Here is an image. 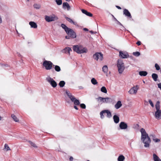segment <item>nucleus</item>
<instances>
[{"mask_svg":"<svg viewBox=\"0 0 161 161\" xmlns=\"http://www.w3.org/2000/svg\"><path fill=\"white\" fill-rule=\"evenodd\" d=\"M141 133V139L142 142L145 144V147H148L151 142V140L148 134L146 132L145 130L142 128L140 130Z\"/></svg>","mask_w":161,"mask_h":161,"instance_id":"f257e3e1","label":"nucleus"},{"mask_svg":"<svg viewBox=\"0 0 161 161\" xmlns=\"http://www.w3.org/2000/svg\"><path fill=\"white\" fill-rule=\"evenodd\" d=\"M73 50L79 54L86 53L88 51L87 49L80 45H74L73 47Z\"/></svg>","mask_w":161,"mask_h":161,"instance_id":"f03ea898","label":"nucleus"},{"mask_svg":"<svg viewBox=\"0 0 161 161\" xmlns=\"http://www.w3.org/2000/svg\"><path fill=\"white\" fill-rule=\"evenodd\" d=\"M66 93L68 97L69 98L72 102L74 103L75 105H79L80 104L79 101L72 94L68 91H66Z\"/></svg>","mask_w":161,"mask_h":161,"instance_id":"7ed1b4c3","label":"nucleus"},{"mask_svg":"<svg viewBox=\"0 0 161 161\" xmlns=\"http://www.w3.org/2000/svg\"><path fill=\"white\" fill-rule=\"evenodd\" d=\"M117 67L119 72L121 74L125 69V65L121 59H118V60Z\"/></svg>","mask_w":161,"mask_h":161,"instance_id":"20e7f679","label":"nucleus"},{"mask_svg":"<svg viewBox=\"0 0 161 161\" xmlns=\"http://www.w3.org/2000/svg\"><path fill=\"white\" fill-rule=\"evenodd\" d=\"M43 65L46 70H50L52 69L53 66H54L51 61L47 60H45L43 62Z\"/></svg>","mask_w":161,"mask_h":161,"instance_id":"39448f33","label":"nucleus"},{"mask_svg":"<svg viewBox=\"0 0 161 161\" xmlns=\"http://www.w3.org/2000/svg\"><path fill=\"white\" fill-rule=\"evenodd\" d=\"M139 88V86L136 85L131 88L129 91H128V92L130 95H136Z\"/></svg>","mask_w":161,"mask_h":161,"instance_id":"423d86ee","label":"nucleus"},{"mask_svg":"<svg viewBox=\"0 0 161 161\" xmlns=\"http://www.w3.org/2000/svg\"><path fill=\"white\" fill-rule=\"evenodd\" d=\"M96 99L99 102H102L103 103H110L112 101L111 99L108 97H99L96 98Z\"/></svg>","mask_w":161,"mask_h":161,"instance_id":"0eeeda50","label":"nucleus"},{"mask_svg":"<svg viewBox=\"0 0 161 161\" xmlns=\"http://www.w3.org/2000/svg\"><path fill=\"white\" fill-rule=\"evenodd\" d=\"M46 80L53 87H55L57 86L56 82L50 76L46 78Z\"/></svg>","mask_w":161,"mask_h":161,"instance_id":"6e6552de","label":"nucleus"},{"mask_svg":"<svg viewBox=\"0 0 161 161\" xmlns=\"http://www.w3.org/2000/svg\"><path fill=\"white\" fill-rule=\"evenodd\" d=\"M93 58L97 60L102 61L103 59V55L100 53H96L93 55Z\"/></svg>","mask_w":161,"mask_h":161,"instance_id":"1a4fd4ad","label":"nucleus"},{"mask_svg":"<svg viewBox=\"0 0 161 161\" xmlns=\"http://www.w3.org/2000/svg\"><path fill=\"white\" fill-rule=\"evenodd\" d=\"M68 35L70 36L71 38H74L76 37V34L74 31L72 29L69 28L66 32Z\"/></svg>","mask_w":161,"mask_h":161,"instance_id":"9d476101","label":"nucleus"},{"mask_svg":"<svg viewBox=\"0 0 161 161\" xmlns=\"http://www.w3.org/2000/svg\"><path fill=\"white\" fill-rule=\"evenodd\" d=\"M45 19L48 22H50L54 21L57 19V17L54 15L48 16L46 15L45 16Z\"/></svg>","mask_w":161,"mask_h":161,"instance_id":"9b49d317","label":"nucleus"},{"mask_svg":"<svg viewBox=\"0 0 161 161\" xmlns=\"http://www.w3.org/2000/svg\"><path fill=\"white\" fill-rule=\"evenodd\" d=\"M119 56L121 58H126L129 56L128 53L126 52L120 51Z\"/></svg>","mask_w":161,"mask_h":161,"instance_id":"f8f14e48","label":"nucleus"},{"mask_svg":"<svg viewBox=\"0 0 161 161\" xmlns=\"http://www.w3.org/2000/svg\"><path fill=\"white\" fill-rule=\"evenodd\" d=\"M119 127L121 129H126L127 128L128 126L126 123L124 122H121L120 123Z\"/></svg>","mask_w":161,"mask_h":161,"instance_id":"ddd939ff","label":"nucleus"},{"mask_svg":"<svg viewBox=\"0 0 161 161\" xmlns=\"http://www.w3.org/2000/svg\"><path fill=\"white\" fill-rule=\"evenodd\" d=\"M155 118L158 119H161V110L156 111L155 114Z\"/></svg>","mask_w":161,"mask_h":161,"instance_id":"4468645a","label":"nucleus"},{"mask_svg":"<svg viewBox=\"0 0 161 161\" xmlns=\"http://www.w3.org/2000/svg\"><path fill=\"white\" fill-rule=\"evenodd\" d=\"M123 14L125 15L126 16L129 17L130 18H131V16L130 12L129 11L126 9H125L123 10Z\"/></svg>","mask_w":161,"mask_h":161,"instance_id":"2eb2a0df","label":"nucleus"},{"mask_svg":"<svg viewBox=\"0 0 161 161\" xmlns=\"http://www.w3.org/2000/svg\"><path fill=\"white\" fill-rule=\"evenodd\" d=\"M63 8L65 9H67V10H69L70 9V6L67 2H64L63 3Z\"/></svg>","mask_w":161,"mask_h":161,"instance_id":"dca6fc26","label":"nucleus"},{"mask_svg":"<svg viewBox=\"0 0 161 161\" xmlns=\"http://www.w3.org/2000/svg\"><path fill=\"white\" fill-rule=\"evenodd\" d=\"M65 18L68 21L69 23L71 24H73L77 26H78V24L76 22H74L70 18H68L67 17H65Z\"/></svg>","mask_w":161,"mask_h":161,"instance_id":"f3484780","label":"nucleus"},{"mask_svg":"<svg viewBox=\"0 0 161 161\" xmlns=\"http://www.w3.org/2000/svg\"><path fill=\"white\" fill-rule=\"evenodd\" d=\"M29 24L31 28L36 29L37 27V25L36 24L34 21H30L29 23Z\"/></svg>","mask_w":161,"mask_h":161,"instance_id":"a211bd4d","label":"nucleus"},{"mask_svg":"<svg viewBox=\"0 0 161 161\" xmlns=\"http://www.w3.org/2000/svg\"><path fill=\"white\" fill-rule=\"evenodd\" d=\"M122 106L121 102L120 101H117L116 104L114 105V107L116 109H118Z\"/></svg>","mask_w":161,"mask_h":161,"instance_id":"6ab92c4d","label":"nucleus"},{"mask_svg":"<svg viewBox=\"0 0 161 161\" xmlns=\"http://www.w3.org/2000/svg\"><path fill=\"white\" fill-rule=\"evenodd\" d=\"M113 119L115 123H118L119 121V116L116 115H114L113 116Z\"/></svg>","mask_w":161,"mask_h":161,"instance_id":"aec40b11","label":"nucleus"},{"mask_svg":"<svg viewBox=\"0 0 161 161\" xmlns=\"http://www.w3.org/2000/svg\"><path fill=\"white\" fill-rule=\"evenodd\" d=\"M82 13L86 15L90 16V17H92V14L90 12H88L86 10L82 9L81 10Z\"/></svg>","mask_w":161,"mask_h":161,"instance_id":"412c9836","label":"nucleus"},{"mask_svg":"<svg viewBox=\"0 0 161 161\" xmlns=\"http://www.w3.org/2000/svg\"><path fill=\"white\" fill-rule=\"evenodd\" d=\"M64 51L65 53L70 54V52L72 51V49L69 47H67L64 49Z\"/></svg>","mask_w":161,"mask_h":161,"instance_id":"4be33fe9","label":"nucleus"},{"mask_svg":"<svg viewBox=\"0 0 161 161\" xmlns=\"http://www.w3.org/2000/svg\"><path fill=\"white\" fill-rule=\"evenodd\" d=\"M105 114H107V117L108 118H110L112 117V114L108 110H105Z\"/></svg>","mask_w":161,"mask_h":161,"instance_id":"5701e85b","label":"nucleus"},{"mask_svg":"<svg viewBox=\"0 0 161 161\" xmlns=\"http://www.w3.org/2000/svg\"><path fill=\"white\" fill-rule=\"evenodd\" d=\"M153 159L154 161H161V160L155 154H153Z\"/></svg>","mask_w":161,"mask_h":161,"instance_id":"b1692460","label":"nucleus"},{"mask_svg":"<svg viewBox=\"0 0 161 161\" xmlns=\"http://www.w3.org/2000/svg\"><path fill=\"white\" fill-rule=\"evenodd\" d=\"M139 75L141 76H145L147 74V73L146 71H140L139 73Z\"/></svg>","mask_w":161,"mask_h":161,"instance_id":"393cba45","label":"nucleus"},{"mask_svg":"<svg viewBox=\"0 0 161 161\" xmlns=\"http://www.w3.org/2000/svg\"><path fill=\"white\" fill-rule=\"evenodd\" d=\"M152 76L153 80L154 81H157L158 75L157 74L155 73H153L152 75Z\"/></svg>","mask_w":161,"mask_h":161,"instance_id":"a878e982","label":"nucleus"},{"mask_svg":"<svg viewBox=\"0 0 161 161\" xmlns=\"http://www.w3.org/2000/svg\"><path fill=\"white\" fill-rule=\"evenodd\" d=\"M103 72L105 73H107L108 71V68L107 65L104 66L102 68Z\"/></svg>","mask_w":161,"mask_h":161,"instance_id":"bb28decb","label":"nucleus"},{"mask_svg":"<svg viewBox=\"0 0 161 161\" xmlns=\"http://www.w3.org/2000/svg\"><path fill=\"white\" fill-rule=\"evenodd\" d=\"M155 108L156 111L160 110V102L159 101L157 102L155 105Z\"/></svg>","mask_w":161,"mask_h":161,"instance_id":"cd10ccee","label":"nucleus"},{"mask_svg":"<svg viewBox=\"0 0 161 161\" xmlns=\"http://www.w3.org/2000/svg\"><path fill=\"white\" fill-rule=\"evenodd\" d=\"M91 82L92 84L94 85H96L97 84L98 82L96 79L94 78H93L91 80Z\"/></svg>","mask_w":161,"mask_h":161,"instance_id":"c85d7f7f","label":"nucleus"},{"mask_svg":"<svg viewBox=\"0 0 161 161\" xmlns=\"http://www.w3.org/2000/svg\"><path fill=\"white\" fill-rule=\"evenodd\" d=\"M125 157L123 155H121L119 156L118 158V161H124L125 159Z\"/></svg>","mask_w":161,"mask_h":161,"instance_id":"c756f323","label":"nucleus"},{"mask_svg":"<svg viewBox=\"0 0 161 161\" xmlns=\"http://www.w3.org/2000/svg\"><path fill=\"white\" fill-rule=\"evenodd\" d=\"M62 27L64 30L66 32L68 30L69 28L68 27L65 25L64 24H62L61 25Z\"/></svg>","mask_w":161,"mask_h":161,"instance_id":"7c9ffc66","label":"nucleus"},{"mask_svg":"<svg viewBox=\"0 0 161 161\" xmlns=\"http://www.w3.org/2000/svg\"><path fill=\"white\" fill-rule=\"evenodd\" d=\"M65 84L64 81L63 80H62L60 81L59 83V85L61 87H64Z\"/></svg>","mask_w":161,"mask_h":161,"instance_id":"2f4dec72","label":"nucleus"},{"mask_svg":"<svg viewBox=\"0 0 161 161\" xmlns=\"http://www.w3.org/2000/svg\"><path fill=\"white\" fill-rule=\"evenodd\" d=\"M101 91L103 93H106L107 92V89L105 87L103 86L101 89Z\"/></svg>","mask_w":161,"mask_h":161,"instance_id":"473e14b6","label":"nucleus"},{"mask_svg":"<svg viewBox=\"0 0 161 161\" xmlns=\"http://www.w3.org/2000/svg\"><path fill=\"white\" fill-rule=\"evenodd\" d=\"M11 117L13 119V120L16 122H18L19 121V119L14 114L11 115Z\"/></svg>","mask_w":161,"mask_h":161,"instance_id":"72a5a7b5","label":"nucleus"},{"mask_svg":"<svg viewBox=\"0 0 161 161\" xmlns=\"http://www.w3.org/2000/svg\"><path fill=\"white\" fill-rule=\"evenodd\" d=\"M54 66H55L54 69L56 71L58 72L60 71L61 68L59 66L56 65H54Z\"/></svg>","mask_w":161,"mask_h":161,"instance_id":"f704fd0d","label":"nucleus"},{"mask_svg":"<svg viewBox=\"0 0 161 161\" xmlns=\"http://www.w3.org/2000/svg\"><path fill=\"white\" fill-rule=\"evenodd\" d=\"M105 110H103L101 112H100V118L102 119H103L104 118V116L103 115V114H105Z\"/></svg>","mask_w":161,"mask_h":161,"instance_id":"c9c22d12","label":"nucleus"},{"mask_svg":"<svg viewBox=\"0 0 161 161\" xmlns=\"http://www.w3.org/2000/svg\"><path fill=\"white\" fill-rule=\"evenodd\" d=\"M4 149L6 151L10 150L11 149L7 144H5L4 146Z\"/></svg>","mask_w":161,"mask_h":161,"instance_id":"e433bc0d","label":"nucleus"},{"mask_svg":"<svg viewBox=\"0 0 161 161\" xmlns=\"http://www.w3.org/2000/svg\"><path fill=\"white\" fill-rule=\"evenodd\" d=\"M34 7L36 9H39L41 7V5L39 4H35L34 5Z\"/></svg>","mask_w":161,"mask_h":161,"instance_id":"4c0bfd02","label":"nucleus"},{"mask_svg":"<svg viewBox=\"0 0 161 161\" xmlns=\"http://www.w3.org/2000/svg\"><path fill=\"white\" fill-rule=\"evenodd\" d=\"M55 2L58 5H61L62 3V0H55Z\"/></svg>","mask_w":161,"mask_h":161,"instance_id":"58836bf2","label":"nucleus"},{"mask_svg":"<svg viewBox=\"0 0 161 161\" xmlns=\"http://www.w3.org/2000/svg\"><path fill=\"white\" fill-rule=\"evenodd\" d=\"M133 55L136 57H138L140 55V53L138 52H133Z\"/></svg>","mask_w":161,"mask_h":161,"instance_id":"ea45409f","label":"nucleus"},{"mask_svg":"<svg viewBox=\"0 0 161 161\" xmlns=\"http://www.w3.org/2000/svg\"><path fill=\"white\" fill-rule=\"evenodd\" d=\"M29 142L30 143V144L33 147H37L36 145V144L34 143L31 141H29Z\"/></svg>","mask_w":161,"mask_h":161,"instance_id":"a19ab883","label":"nucleus"},{"mask_svg":"<svg viewBox=\"0 0 161 161\" xmlns=\"http://www.w3.org/2000/svg\"><path fill=\"white\" fill-rule=\"evenodd\" d=\"M155 67L157 70H158L160 69V68L159 65L157 64H156L155 65Z\"/></svg>","mask_w":161,"mask_h":161,"instance_id":"79ce46f5","label":"nucleus"},{"mask_svg":"<svg viewBox=\"0 0 161 161\" xmlns=\"http://www.w3.org/2000/svg\"><path fill=\"white\" fill-rule=\"evenodd\" d=\"M80 107L83 109H85L86 108V105L84 103H81L80 104Z\"/></svg>","mask_w":161,"mask_h":161,"instance_id":"37998d69","label":"nucleus"},{"mask_svg":"<svg viewBox=\"0 0 161 161\" xmlns=\"http://www.w3.org/2000/svg\"><path fill=\"white\" fill-rule=\"evenodd\" d=\"M148 102H149L150 104L151 105V106L152 107H154V105H153V103L152 101V100L151 99H149Z\"/></svg>","mask_w":161,"mask_h":161,"instance_id":"c03bdc74","label":"nucleus"},{"mask_svg":"<svg viewBox=\"0 0 161 161\" xmlns=\"http://www.w3.org/2000/svg\"><path fill=\"white\" fill-rule=\"evenodd\" d=\"M153 141L154 142H159L160 141V140L159 139L155 138H153Z\"/></svg>","mask_w":161,"mask_h":161,"instance_id":"a18cd8bd","label":"nucleus"},{"mask_svg":"<svg viewBox=\"0 0 161 161\" xmlns=\"http://www.w3.org/2000/svg\"><path fill=\"white\" fill-rule=\"evenodd\" d=\"M150 137L153 139V138H155V135H150Z\"/></svg>","mask_w":161,"mask_h":161,"instance_id":"49530a36","label":"nucleus"},{"mask_svg":"<svg viewBox=\"0 0 161 161\" xmlns=\"http://www.w3.org/2000/svg\"><path fill=\"white\" fill-rule=\"evenodd\" d=\"M117 24L118 25H119L121 26H122L123 27H124V26H123V25L119 22V21H117Z\"/></svg>","mask_w":161,"mask_h":161,"instance_id":"de8ad7c7","label":"nucleus"},{"mask_svg":"<svg viewBox=\"0 0 161 161\" xmlns=\"http://www.w3.org/2000/svg\"><path fill=\"white\" fill-rule=\"evenodd\" d=\"M136 44L138 46H139L141 45V42L140 41H138L136 43Z\"/></svg>","mask_w":161,"mask_h":161,"instance_id":"09e8293b","label":"nucleus"},{"mask_svg":"<svg viewBox=\"0 0 161 161\" xmlns=\"http://www.w3.org/2000/svg\"><path fill=\"white\" fill-rule=\"evenodd\" d=\"M71 37L70 36L68 35L65 36V38L67 39H69Z\"/></svg>","mask_w":161,"mask_h":161,"instance_id":"8fccbe9b","label":"nucleus"},{"mask_svg":"<svg viewBox=\"0 0 161 161\" xmlns=\"http://www.w3.org/2000/svg\"><path fill=\"white\" fill-rule=\"evenodd\" d=\"M76 105H74V108L75 109L78 110V109L77 107L76 106Z\"/></svg>","mask_w":161,"mask_h":161,"instance_id":"3c124183","label":"nucleus"},{"mask_svg":"<svg viewBox=\"0 0 161 161\" xmlns=\"http://www.w3.org/2000/svg\"><path fill=\"white\" fill-rule=\"evenodd\" d=\"M69 160H70V161H72V160H73V157H72L71 156V157H70V158H69Z\"/></svg>","mask_w":161,"mask_h":161,"instance_id":"603ef678","label":"nucleus"},{"mask_svg":"<svg viewBox=\"0 0 161 161\" xmlns=\"http://www.w3.org/2000/svg\"><path fill=\"white\" fill-rule=\"evenodd\" d=\"M90 32L92 34H95V33H96V32H94V31H90Z\"/></svg>","mask_w":161,"mask_h":161,"instance_id":"864d4df0","label":"nucleus"},{"mask_svg":"<svg viewBox=\"0 0 161 161\" xmlns=\"http://www.w3.org/2000/svg\"><path fill=\"white\" fill-rule=\"evenodd\" d=\"M144 102L145 105H146L148 103V102L146 101H144Z\"/></svg>","mask_w":161,"mask_h":161,"instance_id":"5fc2aeb1","label":"nucleus"},{"mask_svg":"<svg viewBox=\"0 0 161 161\" xmlns=\"http://www.w3.org/2000/svg\"><path fill=\"white\" fill-rule=\"evenodd\" d=\"M2 19L1 16H0V24L2 23Z\"/></svg>","mask_w":161,"mask_h":161,"instance_id":"6e6d98bb","label":"nucleus"},{"mask_svg":"<svg viewBox=\"0 0 161 161\" xmlns=\"http://www.w3.org/2000/svg\"><path fill=\"white\" fill-rule=\"evenodd\" d=\"M116 7L119 9H121V7L119 6H116Z\"/></svg>","mask_w":161,"mask_h":161,"instance_id":"4d7b16f0","label":"nucleus"},{"mask_svg":"<svg viewBox=\"0 0 161 161\" xmlns=\"http://www.w3.org/2000/svg\"><path fill=\"white\" fill-rule=\"evenodd\" d=\"M83 30H84V31H88V29L86 28H84L83 29Z\"/></svg>","mask_w":161,"mask_h":161,"instance_id":"13d9d810","label":"nucleus"},{"mask_svg":"<svg viewBox=\"0 0 161 161\" xmlns=\"http://www.w3.org/2000/svg\"><path fill=\"white\" fill-rule=\"evenodd\" d=\"M139 126V125L138 124H137L136 126V127H138Z\"/></svg>","mask_w":161,"mask_h":161,"instance_id":"bf43d9fd","label":"nucleus"},{"mask_svg":"<svg viewBox=\"0 0 161 161\" xmlns=\"http://www.w3.org/2000/svg\"><path fill=\"white\" fill-rule=\"evenodd\" d=\"M114 19L115 21H116L117 22L118 21L115 17H114Z\"/></svg>","mask_w":161,"mask_h":161,"instance_id":"052dcab7","label":"nucleus"},{"mask_svg":"<svg viewBox=\"0 0 161 161\" xmlns=\"http://www.w3.org/2000/svg\"><path fill=\"white\" fill-rule=\"evenodd\" d=\"M66 1H67V2H69L70 1H71V0H65Z\"/></svg>","mask_w":161,"mask_h":161,"instance_id":"680f3d73","label":"nucleus"},{"mask_svg":"<svg viewBox=\"0 0 161 161\" xmlns=\"http://www.w3.org/2000/svg\"><path fill=\"white\" fill-rule=\"evenodd\" d=\"M112 16L114 18V17H115L113 15H112Z\"/></svg>","mask_w":161,"mask_h":161,"instance_id":"e2e57ef3","label":"nucleus"},{"mask_svg":"<svg viewBox=\"0 0 161 161\" xmlns=\"http://www.w3.org/2000/svg\"><path fill=\"white\" fill-rule=\"evenodd\" d=\"M143 83H145V82L144 81H143Z\"/></svg>","mask_w":161,"mask_h":161,"instance_id":"0e129e2a","label":"nucleus"},{"mask_svg":"<svg viewBox=\"0 0 161 161\" xmlns=\"http://www.w3.org/2000/svg\"><path fill=\"white\" fill-rule=\"evenodd\" d=\"M87 161H89V160H87Z\"/></svg>","mask_w":161,"mask_h":161,"instance_id":"69168bd1","label":"nucleus"}]
</instances>
